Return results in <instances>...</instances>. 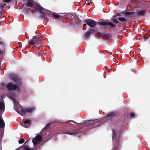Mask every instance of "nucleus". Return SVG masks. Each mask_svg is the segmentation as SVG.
<instances>
[{"instance_id":"f257e3e1","label":"nucleus","mask_w":150,"mask_h":150,"mask_svg":"<svg viewBox=\"0 0 150 150\" xmlns=\"http://www.w3.org/2000/svg\"><path fill=\"white\" fill-rule=\"evenodd\" d=\"M104 20H101L98 21V22L94 20L91 18L85 20L83 21V23H85L89 27L93 28L98 24L99 25L103 26L108 25L112 27H114L115 25L113 23L110 22H105L104 21Z\"/></svg>"},{"instance_id":"72a5a7b5","label":"nucleus","mask_w":150,"mask_h":150,"mask_svg":"<svg viewBox=\"0 0 150 150\" xmlns=\"http://www.w3.org/2000/svg\"><path fill=\"white\" fill-rule=\"evenodd\" d=\"M87 24L86 23V24H84L83 25V28H84L86 27V25Z\"/></svg>"},{"instance_id":"4c0bfd02","label":"nucleus","mask_w":150,"mask_h":150,"mask_svg":"<svg viewBox=\"0 0 150 150\" xmlns=\"http://www.w3.org/2000/svg\"><path fill=\"white\" fill-rule=\"evenodd\" d=\"M70 124H71V125H72L73 126H76V125H73V124H72L70 123Z\"/></svg>"},{"instance_id":"f03ea898","label":"nucleus","mask_w":150,"mask_h":150,"mask_svg":"<svg viewBox=\"0 0 150 150\" xmlns=\"http://www.w3.org/2000/svg\"><path fill=\"white\" fill-rule=\"evenodd\" d=\"M112 139L113 144V148L112 150H118L117 149L119 146V141L120 136L117 135V133L114 129H112Z\"/></svg>"},{"instance_id":"f8f14e48","label":"nucleus","mask_w":150,"mask_h":150,"mask_svg":"<svg viewBox=\"0 0 150 150\" xmlns=\"http://www.w3.org/2000/svg\"><path fill=\"white\" fill-rule=\"evenodd\" d=\"M35 110V107H31L28 108H25V109L23 108L21 109V115H24L26 112L32 113Z\"/></svg>"},{"instance_id":"ea45409f","label":"nucleus","mask_w":150,"mask_h":150,"mask_svg":"<svg viewBox=\"0 0 150 150\" xmlns=\"http://www.w3.org/2000/svg\"><path fill=\"white\" fill-rule=\"evenodd\" d=\"M144 30V31H146V30Z\"/></svg>"},{"instance_id":"423d86ee","label":"nucleus","mask_w":150,"mask_h":150,"mask_svg":"<svg viewBox=\"0 0 150 150\" xmlns=\"http://www.w3.org/2000/svg\"><path fill=\"white\" fill-rule=\"evenodd\" d=\"M42 38L39 35H36L33 36V40H31L29 43L31 45L35 46V44L36 43H40L42 41Z\"/></svg>"},{"instance_id":"f704fd0d","label":"nucleus","mask_w":150,"mask_h":150,"mask_svg":"<svg viewBox=\"0 0 150 150\" xmlns=\"http://www.w3.org/2000/svg\"><path fill=\"white\" fill-rule=\"evenodd\" d=\"M91 2L88 3L86 4L87 5H90V4H91Z\"/></svg>"},{"instance_id":"aec40b11","label":"nucleus","mask_w":150,"mask_h":150,"mask_svg":"<svg viewBox=\"0 0 150 150\" xmlns=\"http://www.w3.org/2000/svg\"><path fill=\"white\" fill-rule=\"evenodd\" d=\"M34 5L33 3L31 2H28L27 3L26 6L28 7H33Z\"/></svg>"},{"instance_id":"7c9ffc66","label":"nucleus","mask_w":150,"mask_h":150,"mask_svg":"<svg viewBox=\"0 0 150 150\" xmlns=\"http://www.w3.org/2000/svg\"><path fill=\"white\" fill-rule=\"evenodd\" d=\"M149 36V35L147 34L145 35L144 36V38L147 39L148 38V36Z\"/></svg>"},{"instance_id":"cd10ccee","label":"nucleus","mask_w":150,"mask_h":150,"mask_svg":"<svg viewBox=\"0 0 150 150\" xmlns=\"http://www.w3.org/2000/svg\"><path fill=\"white\" fill-rule=\"evenodd\" d=\"M135 115V114L134 113H133L132 112H130V116L131 117H134Z\"/></svg>"},{"instance_id":"e433bc0d","label":"nucleus","mask_w":150,"mask_h":150,"mask_svg":"<svg viewBox=\"0 0 150 150\" xmlns=\"http://www.w3.org/2000/svg\"><path fill=\"white\" fill-rule=\"evenodd\" d=\"M1 144L0 143V150H1Z\"/></svg>"},{"instance_id":"58836bf2","label":"nucleus","mask_w":150,"mask_h":150,"mask_svg":"<svg viewBox=\"0 0 150 150\" xmlns=\"http://www.w3.org/2000/svg\"><path fill=\"white\" fill-rule=\"evenodd\" d=\"M28 10H30V8H28Z\"/></svg>"},{"instance_id":"2eb2a0df","label":"nucleus","mask_w":150,"mask_h":150,"mask_svg":"<svg viewBox=\"0 0 150 150\" xmlns=\"http://www.w3.org/2000/svg\"><path fill=\"white\" fill-rule=\"evenodd\" d=\"M0 44L2 45V48L0 49V55L4 54L5 52V44L3 41H0Z\"/></svg>"},{"instance_id":"6e6552de","label":"nucleus","mask_w":150,"mask_h":150,"mask_svg":"<svg viewBox=\"0 0 150 150\" xmlns=\"http://www.w3.org/2000/svg\"><path fill=\"white\" fill-rule=\"evenodd\" d=\"M93 33L97 36V30L95 29H90L88 31L86 32L84 34L85 39L87 40L88 39L90 34Z\"/></svg>"},{"instance_id":"c9c22d12","label":"nucleus","mask_w":150,"mask_h":150,"mask_svg":"<svg viewBox=\"0 0 150 150\" xmlns=\"http://www.w3.org/2000/svg\"><path fill=\"white\" fill-rule=\"evenodd\" d=\"M3 27L5 28H8V27H7L6 25H4Z\"/></svg>"},{"instance_id":"c756f323","label":"nucleus","mask_w":150,"mask_h":150,"mask_svg":"<svg viewBox=\"0 0 150 150\" xmlns=\"http://www.w3.org/2000/svg\"><path fill=\"white\" fill-rule=\"evenodd\" d=\"M24 150H33V149L32 148H30L27 147H25L24 148Z\"/></svg>"},{"instance_id":"bb28decb","label":"nucleus","mask_w":150,"mask_h":150,"mask_svg":"<svg viewBox=\"0 0 150 150\" xmlns=\"http://www.w3.org/2000/svg\"><path fill=\"white\" fill-rule=\"evenodd\" d=\"M112 21L114 23H119V22L117 19H112Z\"/></svg>"},{"instance_id":"a211bd4d","label":"nucleus","mask_w":150,"mask_h":150,"mask_svg":"<svg viewBox=\"0 0 150 150\" xmlns=\"http://www.w3.org/2000/svg\"><path fill=\"white\" fill-rule=\"evenodd\" d=\"M4 127L5 122L2 119V115H0V128H3L4 129Z\"/></svg>"},{"instance_id":"a878e982","label":"nucleus","mask_w":150,"mask_h":150,"mask_svg":"<svg viewBox=\"0 0 150 150\" xmlns=\"http://www.w3.org/2000/svg\"><path fill=\"white\" fill-rule=\"evenodd\" d=\"M24 11L27 14H29V11L28 10V9L25 8H24L23 9Z\"/></svg>"},{"instance_id":"4468645a","label":"nucleus","mask_w":150,"mask_h":150,"mask_svg":"<svg viewBox=\"0 0 150 150\" xmlns=\"http://www.w3.org/2000/svg\"><path fill=\"white\" fill-rule=\"evenodd\" d=\"M30 124L31 121L29 120H27L23 121V122L21 123V125L24 127L28 128L30 126Z\"/></svg>"},{"instance_id":"4be33fe9","label":"nucleus","mask_w":150,"mask_h":150,"mask_svg":"<svg viewBox=\"0 0 150 150\" xmlns=\"http://www.w3.org/2000/svg\"><path fill=\"white\" fill-rule=\"evenodd\" d=\"M50 125L51 124L50 123H48L47 125L43 128V129L44 130H45L48 129L49 128Z\"/></svg>"},{"instance_id":"dca6fc26","label":"nucleus","mask_w":150,"mask_h":150,"mask_svg":"<svg viewBox=\"0 0 150 150\" xmlns=\"http://www.w3.org/2000/svg\"><path fill=\"white\" fill-rule=\"evenodd\" d=\"M146 13L145 10H141L137 13V16H143Z\"/></svg>"},{"instance_id":"39448f33","label":"nucleus","mask_w":150,"mask_h":150,"mask_svg":"<svg viewBox=\"0 0 150 150\" xmlns=\"http://www.w3.org/2000/svg\"><path fill=\"white\" fill-rule=\"evenodd\" d=\"M6 87L9 91L16 90V91L18 92L21 90L20 87L18 85L14 84L11 82L8 83L6 86Z\"/></svg>"},{"instance_id":"473e14b6","label":"nucleus","mask_w":150,"mask_h":150,"mask_svg":"<svg viewBox=\"0 0 150 150\" xmlns=\"http://www.w3.org/2000/svg\"><path fill=\"white\" fill-rule=\"evenodd\" d=\"M5 97V96L4 95H3V96H1V98L2 99H3Z\"/></svg>"},{"instance_id":"2f4dec72","label":"nucleus","mask_w":150,"mask_h":150,"mask_svg":"<svg viewBox=\"0 0 150 150\" xmlns=\"http://www.w3.org/2000/svg\"><path fill=\"white\" fill-rule=\"evenodd\" d=\"M4 2L7 3H8L11 1V0H4Z\"/></svg>"},{"instance_id":"5701e85b","label":"nucleus","mask_w":150,"mask_h":150,"mask_svg":"<svg viewBox=\"0 0 150 150\" xmlns=\"http://www.w3.org/2000/svg\"><path fill=\"white\" fill-rule=\"evenodd\" d=\"M118 20L122 22H125L127 21L126 19L122 17H120L118 18Z\"/></svg>"},{"instance_id":"b1692460","label":"nucleus","mask_w":150,"mask_h":150,"mask_svg":"<svg viewBox=\"0 0 150 150\" xmlns=\"http://www.w3.org/2000/svg\"><path fill=\"white\" fill-rule=\"evenodd\" d=\"M5 84L3 83H1L0 84V87H1L2 88L1 89H3L4 90L5 89Z\"/></svg>"},{"instance_id":"20e7f679","label":"nucleus","mask_w":150,"mask_h":150,"mask_svg":"<svg viewBox=\"0 0 150 150\" xmlns=\"http://www.w3.org/2000/svg\"><path fill=\"white\" fill-rule=\"evenodd\" d=\"M82 131V128H76L74 127L73 129H72L71 130H67V132H63V133L75 136L78 133H81Z\"/></svg>"},{"instance_id":"412c9836","label":"nucleus","mask_w":150,"mask_h":150,"mask_svg":"<svg viewBox=\"0 0 150 150\" xmlns=\"http://www.w3.org/2000/svg\"><path fill=\"white\" fill-rule=\"evenodd\" d=\"M5 105L2 102H0V110H4L5 109Z\"/></svg>"},{"instance_id":"7ed1b4c3","label":"nucleus","mask_w":150,"mask_h":150,"mask_svg":"<svg viewBox=\"0 0 150 150\" xmlns=\"http://www.w3.org/2000/svg\"><path fill=\"white\" fill-rule=\"evenodd\" d=\"M94 120H89L86 121V122H85L83 123L82 125H85L86 126H91V128H93L94 127H97L100 125L101 124V122L99 121H95L93 123H89V122H92Z\"/></svg>"},{"instance_id":"a19ab883","label":"nucleus","mask_w":150,"mask_h":150,"mask_svg":"<svg viewBox=\"0 0 150 150\" xmlns=\"http://www.w3.org/2000/svg\"><path fill=\"white\" fill-rule=\"evenodd\" d=\"M111 120L112 121V119H111Z\"/></svg>"},{"instance_id":"c85d7f7f","label":"nucleus","mask_w":150,"mask_h":150,"mask_svg":"<svg viewBox=\"0 0 150 150\" xmlns=\"http://www.w3.org/2000/svg\"><path fill=\"white\" fill-rule=\"evenodd\" d=\"M73 122L74 123L76 124H77L78 123H77V122H76L73 121V120H69V121H67V123H68L69 122Z\"/></svg>"},{"instance_id":"ddd939ff","label":"nucleus","mask_w":150,"mask_h":150,"mask_svg":"<svg viewBox=\"0 0 150 150\" xmlns=\"http://www.w3.org/2000/svg\"><path fill=\"white\" fill-rule=\"evenodd\" d=\"M115 13L117 14V16H122L123 15L122 14H125L127 16L131 17L134 16L135 13L133 12L127 11L124 13H123L122 12L118 13L117 12H116Z\"/></svg>"},{"instance_id":"f3484780","label":"nucleus","mask_w":150,"mask_h":150,"mask_svg":"<svg viewBox=\"0 0 150 150\" xmlns=\"http://www.w3.org/2000/svg\"><path fill=\"white\" fill-rule=\"evenodd\" d=\"M117 115V113L115 112H111L108 113L106 116V117H114L116 116Z\"/></svg>"},{"instance_id":"9d476101","label":"nucleus","mask_w":150,"mask_h":150,"mask_svg":"<svg viewBox=\"0 0 150 150\" xmlns=\"http://www.w3.org/2000/svg\"><path fill=\"white\" fill-rule=\"evenodd\" d=\"M37 6H35V9L37 11H39L41 13V17L42 18L45 19L46 18V14L43 12L41 10H43L44 8L42 6H40L38 4H36Z\"/></svg>"},{"instance_id":"393cba45","label":"nucleus","mask_w":150,"mask_h":150,"mask_svg":"<svg viewBox=\"0 0 150 150\" xmlns=\"http://www.w3.org/2000/svg\"><path fill=\"white\" fill-rule=\"evenodd\" d=\"M24 142L25 140H24V139L23 138H21L19 140L18 143L19 144H21L24 143Z\"/></svg>"},{"instance_id":"0eeeda50","label":"nucleus","mask_w":150,"mask_h":150,"mask_svg":"<svg viewBox=\"0 0 150 150\" xmlns=\"http://www.w3.org/2000/svg\"><path fill=\"white\" fill-rule=\"evenodd\" d=\"M9 76L10 78L14 81L16 84L20 85L22 84V82L20 79L16 74H11L9 75Z\"/></svg>"},{"instance_id":"6ab92c4d","label":"nucleus","mask_w":150,"mask_h":150,"mask_svg":"<svg viewBox=\"0 0 150 150\" xmlns=\"http://www.w3.org/2000/svg\"><path fill=\"white\" fill-rule=\"evenodd\" d=\"M52 15L53 17H55V18H59L60 17V16L58 15L57 13H56L54 12H53L52 13Z\"/></svg>"},{"instance_id":"9b49d317","label":"nucleus","mask_w":150,"mask_h":150,"mask_svg":"<svg viewBox=\"0 0 150 150\" xmlns=\"http://www.w3.org/2000/svg\"><path fill=\"white\" fill-rule=\"evenodd\" d=\"M43 139L42 136L39 134L36 136L34 138H33L32 142L34 145L35 146L40 142Z\"/></svg>"},{"instance_id":"1a4fd4ad","label":"nucleus","mask_w":150,"mask_h":150,"mask_svg":"<svg viewBox=\"0 0 150 150\" xmlns=\"http://www.w3.org/2000/svg\"><path fill=\"white\" fill-rule=\"evenodd\" d=\"M97 36L98 37H101L103 38L108 39L111 38L112 35L111 34L108 33H101L98 32L97 30Z\"/></svg>"}]
</instances>
